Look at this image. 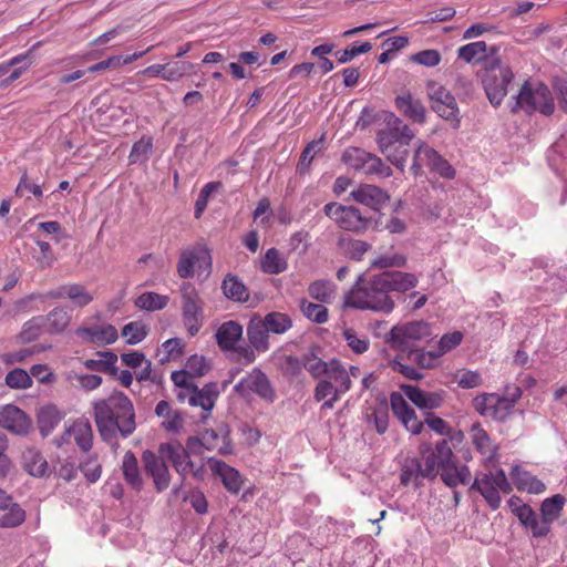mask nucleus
<instances>
[{
	"label": "nucleus",
	"instance_id": "f257e3e1",
	"mask_svg": "<svg viewBox=\"0 0 567 567\" xmlns=\"http://www.w3.org/2000/svg\"><path fill=\"white\" fill-rule=\"evenodd\" d=\"M94 420L102 439L116 442L117 433L126 439L136 429L132 401L123 392L114 391L106 399L94 403Z\"/></svg>",
	"mask_w": 567,
	"mask_h": 567
},
{
	"label": "nucleus",
	"instance_id": "f03ea898",
	"mask_svg": "<svg viewBox=\"0 0 567 567\" xmlns=\"http://www.w3.org/2000/svg\"><path fill=\"white\" fill-rule=\"evenodd\" d=\"M422 461L417 458H408L402 467L401 484L404 486L422 484L425 478H433L437 475L440 468L453 464V452L447 440H441L435 449L424 443L420 446Z\"/></svg>",
	"mask_w": 567,
	"mask_h": 567
},
{
	"label": "nucleus",
	"instance_id": "7ed1b4c3",
	"mask_svg": "<svg viewBox=\"0 0 567 567\" xmlns=\"http://www.w3.org/2000/svg\"><path fill=\"white\" fill-rule=\"evenodd\" d=\"M344 305L360 310L382 311L389 313L394 308V301L389 295L382 274L368 278L362 276L346 296Z\"/></svg>",
	"mask_w": 567,
	"mask_h": 567
},
{
	"label": "nucleus",
	"instance_id": "20e7f679",
	"mask_svg": "<svg viewBox=\"0 0 567 567\" xmlns=\"http://www.w3.org/2000/svg\"><path fill=\"white\" fill-rule=\"evenodd\" d=\"M515 100V104L512 107L513 112L520 109L528 114L538 111L544 115H550L555 110L550 90L547 85L539 82H525Z\"/></svg>",
	"mask_w": 567,
	"mask_h": 567
},
{
	"label": "nucleus",
	"instance_id": "39448f33",
	"mask_svg": "<svg viewBox=\"0 0 567 567\" xmlns=\"http://www.w3.org/2000/svg\"><path fill=\"white\" fill-rule=\"evenodd\" d=\"M513 78L514 74L511 68L502 63L499 59H493L485 64L482 83L492 105H501Z\"/></svg>",
	"mask_w": 567,
	"mask_h": 567
},
{
	"label": "nucleus",
	"instance_id": "423d86ee",
	"mask_svg": "<svg viewBox=\"0 0 567 567\" xmlns=\"http://www.w3.org/2000/svg\"><path fill=\"white\" fill-rule=\"evenodd\" d=\"M323 212L339 228L346 231L363 234L372 224V217L364 215L355 206H346L333 202L326 204Z\"/></svg>",
	"mask_w": 567,
	"mask_h": 567
},
{
	"label": "nucleus",
	"instance_id": "0eeeda50",
	"mask_svg": "<svg viewBox=\"0 0 567 567\" xmlns=\"http://www.w3.org/2000/svg\"><path fill=\"white\" fill-rule=\"evenodd\" d=\"M432 337L431 324L425 321H412L394 326L385 337L391 348L405 352L415 347L416 342L427 340Z\"/></svg>",
	"mask_w": 567,
	"mask_h": 567
},
{
	"label": "nucleus",
	"instance_id": "6e6552de",
	"mask_svg": "<svg viewBox=\"0 0 567 567\" xmlns=\"http://www.w3.org/2000/svg\"><path fill=\"white\" fill-rule=\"evenodd\" d=\"M179 291L184 324L189 334L195 336L203 326L204 301L195 286L190 282H183Z\"/></svg>",
	"mask_w": 567,
	"mask_h": 567
},
{
	"label": "nucleus",
	"instance_id": "1a4fd4ad",
	"mask_svg": "<svg viewBox=\"0 0 567 567\" xmlns=\"http://www.w3.org/2000/svg\"><path fill=\"white\" fill-rule=\"evenodd\" d=\"M427 96L432 110L442 118L452 122L454 128L460 126L458 106L454 95L436 82L427 83Z\"/></svg>",
	"mask_w": 567,
	"mask_h": 567
},
{
	"label": "nucleus",
	"instance_id": "9d476101",
	"mask_svg": "<svg viewBox=\"0 0 567 567\" xmlns=\"http://www.w3.org/2000/svg\"><path fill=\"white\" fill-rule=\"evenodd\" d=\"M423 166H427L431 171L437 173L444 178H453L454 168L443 158L433 147L424 142L419 141L414 152L411 169L417 175Z\"/></svg>",
	"mask_w": 567,
	"mask_h": 567
},
{
	"label": "nucleus",
	"instance_id": "9b49d317",
	"mask_svg": "<svg viewBox=\"0 0 567 567\" xmlns=\"http://www.w3.org/2000/svg\"><path fill=\"white\" fill-rule=\"evenodd\" d=\"M219 395V384L217 382H209L203 388L195 385L192 390H186L182 394H176V398L182 403L187 402L190 406L200 408V419L204 421L210 416Z\"/></svg>",
	"mask_w": 567,
	"mask_h": 567
},
{
	"label": "nucleus",
	"instance_id": "f8f14e48",
	"mask_svg": "<svg viewBox=\"0 0 567 567\" xmlns=\"http://www.w3.org/2000/svg\"><path fill=\"white\" fill-rule=\"evenodd\" d=\"M234 390L243 396L254 393L267 402H274L276 399L270 380L259 368H254L248 372L234 386Z\"/></svg>",
	"mask_w": 567,
	"mask_h": 567
},
{
	"label": "nucleus",
	"instance_id": "ddd939ff",
	"mask_svg": "<svg viewBox=\"0 0 567 567\" xmlns=\"http://www.w3.org/2000/svg\"><path fill=\"white\" fill-rule=\"evenodd\" d=\"M473 406L480 415L499 422L505 421L514 411L511 403L497 393L476 395L473 400Z\"/></svg>",
	"mask_w": 567,
	"mask_h": 567
},
{
	"label": "nucleus",
	"instance_id": "4468645a",
	"mask_svg": "<svg viewBox=\"0 0 567 567\" xmlns=\"http://www.w3.org/2000/svg\"><path fill=\"white\" fill-rule=\"evenodd\" d=\"M142 462L146 475L152 477L156 492L162 493L166 491L171 483V474L166 462L159 453L146 450L142 454Z\"/></svg>",
	"mask_w": 567,
	"mask_h": 567
},
{
	"label": "nucleus",
	"instance_id": "2eb2a0df",
	"mask_svg": "<svg viewBox=\"0 0 567 567\" xmlns=\"http://www.w3.org/2000/svg\"><path fill=\"white\" fill-rule=\"evenodd\" d=\"M414 132L403 123L401 118L391 114L388 118V126L380 130L377 134V143L380 151H383L384 144L389 143V147H392L399 142L412 141L414 138Z\"/></svg>",
	"mask_w": 567,
	"mask_h": 567
},
{
	"label": "nucleus",
	"instance_id": "dca6fc26",
	"mask_svg": "<svg viewBox=\"0 0 567 567\" xmlns=\"http://www.w3.org/2000/svg\"><path fill=\"white\" fill-rule=\"evenodd\" d=\"M158 453L172 463L175 471L185 476L189 473L197 475L198 470L195 468L187 450L178 443H162Z\"/></svg>",
	"mask_w": 567,
	"mask_h": 567
},
{
	"label": "nucleus",
	"instance_id": "f3484780",
	"mask_svg": "<svg viewBox=\"0 0 567 567\" xmlns=\"http://www.w3.org/2000/svg\"><path fill=\"white\" fill-rule=\"evenodd\" d=\"M0 426L17 435H27L32 422L18 406L6 404L0 406Z\"/></svg>",
	"mask_w": 567,
	"mask_h": 567
},
{
	"label": "nucleus",
	"instance_id": "a211bd4d",
	"mask_svg": "<svg viewBox=\"0 0 567 567\" xmlns=\"http://www.w3.org/2000/svg\"><path fill=\"white\" fill-rule=\"evenodd\" d=\"M470 439L488 467L494 468L498 461V445L489 437L480 423H474L470 429Z\"/></svg>",
	"mask_w": 567,
	"mask_h": 567
},
{
	"label": "nucleus",
	"instance_id": "6ab92c4d",
	"mask_svg": "<svg viewBox=\"0 0 567 567\" xmlns=\"http://www.w3.org/2000/svg\"><path fill=\"white\" fill-rule=\"evenodd\" d=\"M507 505L519 523L530 529L534 537L546 536L545 524H540L536 513L529 505L523 503V498H508Z\"/></svg>",
	"mask_w": 567,
	"mask_h": 567
},
{
	"label": "nucleus",
	"instance_id": "aec40b11",
	"mask_svg": "<svg viewBox=\"0 0 567 567\" xmlns=\"http://www.w3.org/2000/svg\"><path fill=\"white\" fill-rule=\"evenodd\" d=\"M473 488H476L482 496H489L488 494L504 493L508 494L512 492L511 483L508 482L505 473L501 468L483 474L481 477H476Z\"/></svg>",
	"mask_w": 567,
	"mask_h": 567
},
{
	"label": "nucleus",
	"instance_id": "412c9836",
	"mask_svg": "<svg viewBox=\"0 0 567 567\" xmlns=\"http://www.w3.org/2000/svg\"><path fill=\"white\" fill-rule=\"evenodd\" d=\"M350 195L355 202L373 210H379L390 200V196L385 190L370 184L360 185L357 189H353Z\"/></svg>",
	"mask_w": 567,
	"mask_h": 567
},
{
	"label": "nucleus",
	"instance_id": "4be33fe9",
	"mask_svg": "<svg viewBox=\"0 0 567 567\" xmlns=\"http://www.w3.org/2000/svg\"><path fill=\"white\" fill-rule=\"evenodd\" d=\"M404 394L420 409L433 410L440 408L445 398L443 390L439 391H424L414 385H403Z\"/></svg>",
	"mask_w": 567,
	"mask_h": 567
},
{
	"label": "nucleus",
	"instance_id": "5701e85b",
	"mask_svg": "<svg viewBox=\"0 0 567 567\" xmlns=\"http://www.w3.org/2000/svg\"><path fill=\"white\" fill-rule=\"evenodd\" d=\"M76 334L85 342L100 344H112L118 338L117 330L112 324L81 327L76 330Z\"/></svg>",
	"mask_w": 567,
	"mask_h": 567
},
{
	"label": "nucleus",
	"instance_id": "b1692460",
	"mask_svg": "<svg viewBox=\"0 0 567 567\" xmlns=\"http://www.w3.org/2000/svg\"><path fill=\"white\" fill-rule=\"evenodd\" d=\"M511 477L520 493L542 494L546 491L545 484L520 465L512 467Z\"/></svg>",
	"mask_w": 567,
	"mask_h": 567
},
{
	"label": "nucleus",
	"instance_id": "393cba45",
	"mask_svg": "<svg viewBox=\"0 0 567 567\" xmlns=\"http://www.w3.org/2000/svg\"><path fill=\"white\" fill-rule=\"evenodd\" d=\"M396 109L414 123L423 124L426 117V110L423 103L412 96L411 93H404L395 97Z\"/></svg>",
	"mask_w": 567,
	"mask_h": 567
},
{
	"label": "nucleus",
	"instance_id": "a878e982",
	"mask_svg": "<svg viewBox=\"0 0 567 567\" xmlns=\"http://www.w3.org/2000/svg\"><path fill=\"white\" fill-rule=\"evenodd\" d=\"M247 338L249 343L257 352L269 350V331L261 320L260 316L255 315L247 324Z\"/></svg>",
	"mask_w": 567,
	"mask_h": 567
},
{
	"label": "nucleus",
	"instance_id": "bb28decb",
	"mask_svg": "<svg viewBox=\"0 0 567 567\" xmlns=\"http://www.w3.org/2000/svg\"><path fill=\"white\" fill-rule=\"evenodd\" d=\"M243 326L237 321L229 320L220 324L215 337L218 347L223 351H230L243 337Z\"/></svg>",
	"mask_w": 567,
	"mask_h": 567
},
{
	"label": "nucleus",
	"instance_id": "cd10ccee",
	"mask_svg": "<svg viewBox=\"0 0 567 567\" xmlns=\"http://www.w3.org/2000/svg\"><path fill=\"white\" fill-rule=\"evenodd\" d=\"M381 274L385 281L389 293L391 291L406 292L415 288L419 284L417 276L411 272H403L399 270H385Z\"/></svg>",
	"mask_w": 567,
	"mask_h": 567
},
{
	"label": "nucleus",
	"instance_id": "c85d7f7f",
	"mask_svg": "<svg viewBox=\"0 0 567 567\" xmlns=\"http://www.w3.org/2000/svg\"><path fill=\"white\" fill-rule=\"evenodd\" d=\"M210 462L212 468L221 478L228 492L236 494L245 487V480L237 470L221 461L210 460Z\"/></svg>",
	"mask_w": 567,
	"mask_h": 567
},
{
	"label": "nucleus",
	"instance_id": "c756f323",
	"mask_svg": "<svg viewBox=\"0 0 567 567\" xmlns=\"http://www.w3.org/2000/svg\"><path fill=\"white\" fill-rule=\"evenodd\" d=\"M65 435L68 437H73L76 445L83 452L91 450L93 442V430L87 420L79 419L74 421L69 427L65 429Z\"/></svg>",
	"mask_w": 567,
	"mask_h": 567
},
{
	"label": "nucleus",
	"instance_id": "7c9ffc66",
	"mask_svg": "<svg viewBox=\"0 0 567 567\" xmlns=\"http://www.w3.org/2000/svg\"><path fill=\"white\" fill-rule=\"evenodd\" d=\"M22 467L34 477H43L49 473L45 457L37 449H27L22 453Z\"/></svg>",
	"mask_w": 567,
	"mask_h": 567
},
{
	"label": "nucleus",
	"instance_id": "2f4dec72",
	"mask_svg": "<svg viewBox=\"0 0 567 567\" xmlns=\"http://www.w3.org/2000/svg\"><path fill=\"white\" fill-rule=\"evenodd\" d=\"M12 498H0V527H16L23 523L25 518L24 511Z\"/></svg>",
	"mask_w": 567,
	"mask_h": 567
},
{
	"label": "nucleus",
	"instance_id": "473e14b6",
	"mask_svg": "<svg viewBox=\"0 0 567 567\" xmlns=\"http://www.w3.org/2000/svg\"><path fill=\"white\" fill-rule=\"evenodd\" d=\"M122 471L124 478L133 489L140 492L143 485V480L140 474L137 458L132 451H127L123 456Z\"/></svg>",
	"mask_w": 567,
	"mask_h": 567
},
{
	"label": "nucleus",
	"instance_id": "72a5a7b5",
	"mask_svg": "<svg viewBox=\"0 0 567 567\" xmlns=\"http://www.w3.org/2000/svg\"><path fill=\"white\" fill-rule=\"evenodd\" d=\"M221 289L226 298L237 302H246L249 298L248 289L245 284L237 276L231 274H228L224 278Z\"/></svg>",
	"mask_w": 567,
	"mask_h": 567
},
{
	"label": "nucleus",
	"instance_id": "f704fd0d",
	"mask_svg": "<svg viewBox=\"0 0 567 567\" xmlns=\"http://www.w3.org/2000/svg\"><path fill=\"white\" fill-rule=\"evenodd\" d=\"M336 285L330 280H316L311 282L308 287L309 296L321 302V303H332L336 299Z\"/></svg>",
	"mask_w": 567,
	"mask_h": 567
},
{
	"label": "nucleus",
	"instance_id": "c9c22d12",
	"mask_svg": "<svg viewBox=\"0 0 567 567\" xmlns=\"http://www.w3.org/2000/svg\"><path fill=\"white\" fill-rule=\"evenodd\" d=\"M341 392L328 380H320L315 389V400L323 401L322 409L331 410L339 400Z\"/></svg>",
	"mask_w": 567,
	"mask_h": 567
},
{
	"label": "nucleus",
	"instance_id": "e433bc0d",
	"mask_svg": "<svg viewBox=\"0 0 567 567\" xmlns=\"http://www.w3.org/2000/svg\"><path fill=\"white\" fill-rule=\"evenodd\" d=\"M566 498H545L540 506V524L546 526V535L550 530V524L556 520L564 508Z\"/></svg>",
	"mask_w": 567,
	"mask_h": 567
},
{
	"label": "nucleus",
	"instance_id": "4c0bfd02",
	"mask_svg": "<svg viewBox=\"0 0 567 567\" xmlns=\"http://www.w3.org/2000/svg\"><path fill=\"white\" fill-rule=\"evenodd\" d=\"M288 267V262L286 258L281 255V252L276 248H269L262 260H261V270L265 274L269 275H279L284 272Z\"/></svg>",
	"mask_w": 567,
	"mask_h": 567
},
{
	"label": "nucleus",
	"instance_id": "58836bf2",
	"mask_svg": "<svg viewBox=\"0 0 567 567\" xmlns=\"http://www.w3.org/2000/svg\"><path fill=\"white\" fill-rule=\"evenodd\" d=\"M101 359L99 360H86L84 365L94 371L105 372L111 375H117V355L112 351H103L97 353Z\"/></svg>",
	"mask_w": 567,
	"mask_h": 567
},
{
	"label": "nucleus",
	"instance_id": "ea45409f",
	"mask_svg": "<svg viewBox=\"0 0 567 567\" xmlns=\"http://www.w3.org/2000/svg\"><path fill=\"white\" fill-rule=\"evenodd\" d=\"M411 141H403L396 143L392 147H389V143L384 144L383 151L381 153L386 157L389 162H391L399 169L403 171L406 164V158L409 156V144Z\"/></svg>",
	"mask_w": 567,
	"mask_h": 567
},
{
	"label": "nucleus",
	"instance_id": "a19ab883",
	"mask_svg": "<svg viewBox=\"0 0 567 567\" xmlns=\"http://www.w3.org/2000/svg\"><path fill=\"white\" fill-rule=\"evenodd\" d=\"M45 326H48V331L50 334H59L62 333L70 323V315L69 312L61 307H56L51 310L48 316H44Z\"/></svg>",
	"mask_w": 567,
	"mask_h": 567
},
{
	"label": "nucleus",
	"instance_id": "79ce46f5",
	"mask_svg": "<svg viewBox=\"0 0 567 567\" xmlns=\"http://www.w3.org/2000/svg\"><path fill=\"white\" fill-rule=\"evenodd\" d=\"M169 301V297L153 291L143 292L135 299V306L146 311H157L164 309Z\"/></svg>",
	"mask_w": 567,
	"mask_h": 567
},
{
	"label": "nucleus",
	"instance_id": "37998d69",
	"mask_svg": "<svg viewBox=\"0 0 567 567\" xmlns=\"http://www.w3.org/2000/svg\"><path fill=\"white\" fill-rule=\"evenodd\" d=\"M261 320L269 333L282 334L292 327L290 317L282 312H269L264 318L261 317Z\"/></svg>",
	"mask_w": 567,
	"mask_h": 567
},
{
	"label": "nucleus",
	"instance_id": "c03bdc74",
	"mask_svg": "<svg viewBox=\"0 0 567 567\" xmlns=\"http://www.w3.org/2000/svg\"><path fill=\"white\" fill-rule=\"evenodd\" d=\"M327 377L330 380H333L336 383V388L342 393H346L351 388V379L349 372L338 360L330 361V368L327 373Z\"/></svg>",
	"mask_w": 567,
	"mask_h": 567
},
{
	"label": "nucleus",
	"instance_id": "a18cd8bd",
	"mask_svg": "<svg viewBox=\"0 0 567 567\" xmlns=\"http://www.w3.org/2000/svg\"><path fill=\"white\" fill-rule=\"evenodd\" d=\"M61 420L59 411L54 406H44L38 414V426L42 436H48Z\"/></svg>",
	"mask_w": 567,
	"mask_h": 567
},
{
	"label": "nucleus",
	"instance_id": "49530a36",
	"mask_svg": "<svg viewBox=\"0 0 567 567\" xmlns=\"http://www.w3.org/2000/svg\"><path fill=\"white\" fill-rule=\"evenodd\" d=\"M153 151V138L151 136H143L140 141L135 142L128 155L130 163L144 164L148 161Z\"/></svg>",
	"mask_w": 567,
	"mask_h": 567
},
{
	"label": "nucleus",
	"instance_id": "de8ad7c7",
	"mask_svg": "<svg viewBox=\"0 0 567 567\" xmlns=\"http://www.w3.org/2000/svg\"><path fill=\"white\" fill-rule=\"evenodd\" d=\"M44 328V316H35L23 324L19 339L22 343L32 342L39 338Z\"/></svg>",
	"mask_w": 567,
	"mask_h": 567
},
{
	"label": "nucleus",
	"instance_id": "09e8293b",
	"mask_svg": "<svg viewBox=\"0 0 567 567\" xmlns=\"http://www.w3.org/2000/svg\"><path fill=\"white\" fill-rule=\"evenodd\" d=\"M198 260L199 256L195 249L183 250L177 262L178 276L183 279L192 278L194 276V267Z\"/></svg>",
	"mask_w": 567,
	"mask_h": 567
},
{
	"label": "nucleus",
	"instance_id": "8fccbe9b",
	"mask_svg": "<svg viewBox=\"0 0 567 567\" xmlns=\"http://www.w3.org/2000/svg\"><path fill=\"white\" fill-rule=\"evenodd\" d=\"M405 352H408V359L422 369L433 368L440 358V353L437 352L424 351L415 347H411V349L405 350Z\"/></svg>",
	"mask_w": 567,
	"mask_h": 567
},
{
	"label": "nucleus",
	"instance_id": "3c124183",
	"mask_svg": "<svg viewBox=\"0 0 567 567\" xmlns=\"http://www.w3.org/2000/svg\"><path fill=\"white\" fill-rule=\"evenodd\" d=\"M441 480L451 487H454L458 484H467L470 473L466 467H462L458 470L454 463L449 465L447 467L441 468Z\"/></svg>",
	"mask_w": 567,
	"mask_h": 567
},
{
	"label": "nucleus",
	"instance_id": "603ef678",
	"mask_svg": "<svg viewBox=\"0 0 567 567\" xmlns=\"http://www.w3.org/2000/svg\"><path fill=\"white\" fill-rule=\"evenodd\" d=\"M300 309L305 317L316 323H324L328 321V309L321 303H313L302 299L300 301Z\"/></svg>",
	"mask_w": 567,
	"mask_h": 567
},
{
	"label": "nucleus",
	"instance_id": "864d4df0",
	"mask_svg": "<svg viewBox=\"0 0 567 567\" xmlns=\"http://www.w3.org/2000/svg\"><path fill=\"white\" fill-rule=\"evenodd\" d=\"M303 368L315 378L319 379L322 375H327L330 362H326L317 357L316 353L310 352L302 357Z\"/></svg>",
	"mask_w": 567,
	"mask_h": 567
},
{
	"label": "nucleus",
	"instance_id": "5fc2aeb1",
	"mask_svg": "<svg viewBox=\"0 0 567 567\" xmlns=\"http://www.w3.org/2000/svg\"><path fill=\"white\" fill-rule=\"evenodd\" d=\"M122 336L126 339L127 344L134 346L146 338L147 328L140 321H132L123 327Z\"/></svg>",
	"mask_w": 567,
	"mask_h": 567
},
{
	"label": "nucleus",
	"instance_id": "6e6d98bb",
	"mask_svg": "<svg viewBox=\"0 0 567 567\" xmlns=\"http://www.w3.org/2000/svg\"><path fill=\"white\" fill-rule=\"evenodd\" d=\"M195 65L185 61L168 62L165 64V73L163 80L168 82L179 81L184 75L188 74Z\"/></svg>",
	"mask_w": 567,
	"mask_h": 567
},
{
	"label": "nucleus",
	"instance_id": "4d7b16f0",
	"mask_svg": "<svg viewBox=\"0 0 567 567\" xmlns=\"http://www.w3.org/2000/svg\"><path fill=\"white\" fill-rule=\"evenodd\" d=\"M365 159V165L362 171L364 174L378 175L380 177H390L392 175V169L386 166L380 157L368 153Z\"/></svg>",
	"mask_w": 567,
	"mask_h": 567
},
{
	"label": "nucleus",
	"instance_id": "13d9d810",
	"mask_svg": "<svg viewBox=\"0 0 567 567\" xmlns=\"http://www.w3.org/2000/svg\"><path fill=\"white\" fill-rule=\"evenodd\" d=\"M408 258L402 254H384L371 261V267L388 269V268H401L406 265Z\"/></svg>",
	"mask_w": 567,
	"mask_h": 567
},
{
	"label": "nucleus",
	"instance_id": "bf43d9fd",
	"mask_svg": "<svg viewBox=\"0 0 567 567\" xmlns=\"http://www.w3.org/2000/svg\"><path fill=\"white\" fill-rule=\"evenodd\" d=\"M277 365L284 374L289 377L299 375L303 369L302 358L299 359L287 354H281L277 358Z\"/></svg>",
	"mask_w": 567,
	"mask_h": 567
},
{
	"label": "nucleus",
	"instance_id": "052dcab7",
	"mask_svg": "<svg viewBox=\"0 0 567 567\" xmlns=\"http://www.w3.org/2000/svg\"><path fill=\"white\" fill-rule=\"evenodd\" d=\"M454 379L462 389H474L483 384L482 375L477 371L466 369L458 370Z\"/></svg>",
	"mask_w": 567,
	"mask_h": 567
},
{
	"label": "nucleus",
	"instance_id": "680f3d73",
	"mask_svg": "<svg viewBox=\"0 0 567 567\" xmlns=\"http://www.w3.org/2000/svg\"><path fill=\"white\" fill-rule=\"evenodd\" d=\"M6 384L11 389H28L32 385V379L25 370L17 368L6 375Z\"/></svg>",
	"mask_w": 567,
	"mask_h": 567
},
{
	"label": "nucleus",
	"instance_id": "e2e57ef3",
	"mask_svg": "<svg viewBox=\"0 0 567 567\" xmlns=\"http://www.w3.org/2000/svg\"><path fill=\"white\" fill-rule=\"evenodd\" d=\"M323 145V138L315 140L305 147V150L301 153L299 163H298V169L301 174H303L308 168L313 159L315 155L322 150Z\"/></svg>",
	"mask_w": 567,
	"mask_h": 567
},
{
	"label": "nucleus",
	"instance_id": "0e129e2a",
	"mask_svg": "<svg viewBox=\"0 0 567 567\" xmlns=\"http://www.w3.org/2000/svg\"><path fill=\"white\" fill-rule=\"evenodd\" d=\"M390 401L393 414L400 420L401 423L415 413V411L409 405V403L400 393H392Z\"/></svg>",
	"mask_w": 567,
	"mask_h": 567
},
{
	"label": "nucleus",
	"instance_id": "69168bd1",
	"mask_svg": "<svg viewBox=\"0 0 567 567\" xmlns=\"http://www.w3.org/2000/svg\"><path fill=\"white\" fill-rule=\"evenodd\" d=\"M487 44L484 41H476L465 44L457 50V56L463 61L471 63L476 56L486 52Z\"/></svg>",
	"mask_w": 567,
	"mask_h": 567
},
{
	"label": "nucleus",
	"instance_id": "338daca9",
	"mask_svg": "<svg viewBox=\"0 0 567 567\" xmlns=\"http://www.w3.org/2000/svg\"><path fill=\"white\" fill-rule=\"evenodd\" d=\"M367 155L368 152L358 147H351L343 153L342 159L351 168L355 171H363Z\"/></svg>",
	"mask_w": 567,
	"mask_h": 567
},
{
	"label": "nucleus",
	"instance_id": "774afa93",
	"mask_svg": "<svg viewBox=\"0 0 567 567\" xmlns=\"http://www.w3.org/2000/svg\"><path fill=\"white\" fill-rule=\"evenodd\" d=\"M344 340L348 347L355 353H364L369 349V339L365 336H359L352 329H346L343 331Z\"/></svg>",
	"mask_w": 567,
	"mask_h": 567
}]
</instances>
